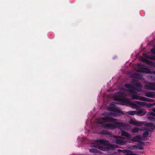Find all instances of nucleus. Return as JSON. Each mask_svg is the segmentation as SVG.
Instances as JSON below:
<instances>
[{
    "mask_svg": "<svg viewBox=\"0 0 155 155\" xmlns=\"http://www.w3.org/2000/svg\"><path fill=\"white\" fill-rule=\"evenodd\" d=\"M115 143L117 144L120 145H123L125 144L126 142L125 141L123 140L120 138V137L118 136H114Z\"/></svg>",
    "mask_w": 155,
    "mask_h": 155,
    "instance_id": "nucleus-6",
    "label": "nucleus"
},
{
    "mask_svg": "<svg viewBox=\"0 0 155 155\" xmlns=\"http://www.w3.org/2000/svg\"><path fill=\"white\" fill-rule=\"evenodd\" d=\"M127 113L131 115H137L140 116H143L145 114V113L142 110H140L137 111H128Z\"/></svg>",
    "mask_w": 155,
    "mask_h": 155,
    "instance_id": "nucleus-4",
    "label": "nucleus"
},
{
    "mask_svg": "<svg viewBox=\"0 0 155 155\" xmlns=\"http://www.w3.org/2000/svg\"><path fill=\"white\" fill-rule=\"evenodd\" d=\"M136 121L135 120L131 119L130 121V123L132 124L135 125Z\"/></svg>",
    "mask_w": 155,
    "mask_h": 155,
    "instance_id": "nucleus-28",
    "label": "nucleus"
},
{
    "mask_svg": "<svg viewBox=\"0 0 155 155\" xmlns=\"http://www.w3.org/2000/svg\"><path fill=\"white\" fill-rule=\"evenodd\" d=\"M144 124V122L137 121H136L135 125L137 126H142Z\"/></svg>",
    "mask_w": 155,
    "mask_h": 155,
    "instance_id": "nucleus-21",
    "label": "nucleus"
},
{
    "mask_svg": "<svg viewBox=\"0 0 155 155\" xmlns=\"http://www.w3.org/2000/svg\"><path fill=\"white\" fill-rule=\"evenodd\" d=\"M134 106L136 107L137 108H139V107L137 105V104H134Z\"/></svg>",
    "mask_w": 155,
    "mask_h": 155,
    "instance_id": "nucleus-34",
    "label": "nucleus"
},
{
    "mask_svg": "<svg viewBox=\"0 0 155 155\" xmlns=\"http://www.w3.org/2000/svg\"><path fill=\"white\" fill-rule=\"evenodd\" d=\"M151 59L155 60V56H152L151 57Z\"/></svg>",
    "mask_w": 155,
    "mask_h": 155,
    "instance_id": "nucleus-35",
    "label": "nucleus"
},
{
    "mask_svg": "<svg viewBox=\"0 0 155 155\" xmlns=\"http://www.w3.org/2000/svg\"><path fill=\"white\" fill-rule=\"evenodd\" d=\"M153 129L155 128V124L154 125H153Z\"/></svg>",
    "mask_w": 155,
    "mask_h": 155,
    "instance_id": "nucleus-38",
    "label": "nucleus"
},
{
    "mask_svg": "<svg viewBox=\"0 0 155 155\" xmlns=\"http://www.w3.org/2000/svg\"><path fill=\"white\" fill-rule=\"evenodd\" d=\"M145 96L150 98H155V92H148L145 94Z\"/></svg>",
    "mask_w": 155,
    "mask_h": 155,
    "instance_id": "nucleus-11",
    "label": "nucleus"
},
{
    "mask_svg": "<svg viewBox=\"0 0 155 155\" xmlns=\"http://www.w3.org/2000/svg\"><path fill=\"white\" fill-rule=\"evenodd\" d=\"M102 115L104 116L101 117V119L105 122L100 121L99 123L102 124V126L105 128L108 129H114L116 127L119 128L121 127H127V124L120 122H116L114 124L111 123L105 124L104 122H114L116 119L110 117L111 116L115 117L116 114L113 112H106L102 114Z\"/></svg>",
    "mask_w": 155,
    "mask_h": 155,
    "instance_id": "nucleus-1",
    "label": "nucleus"
},
{
    "mask_svg": "<svg viewBox=\"0 0 155 155\" xmlns=\"http://www.w3.org/2000/svg\"><path fill=\"white\" fill-rule=\"evenodd\" d=\"M108 109L110 111H113L117 113L119 115L124 114L122 111L117 108L114 104H110L108 108Z\"/></svg>",
    "mask_w": 155,
    "mask_h": 155,
    "instance_id": "nucleus-3",
    "label": "nucleus"
},
{
    "mask_svg": "<svg viewBox=\"0 0 155 155\" xmlns=\"http://www.w3.org/2000/svg\"><path fill=\"white\" fill-rule=\"evenodd\" d=\"M144 87L147 90L155 91V83H148L145 85Z\"/></svg>",
    "mask_w": 155,
    "mask_h": 155,
    "instance_id": "nucleus-5",
    "label": "nucleus"
},
{
    "mask_svg": "<svg viewBox=\"0 0 155 155\" xmlns=\"http://www.w3.org/2000/svg\"><path fill=\"white\" fill-rule=\"evenodd\" d=\"M120 138L121 140L122 139H125V138L124 137H120Z\"/></svg>",
    "mask_w": 155,
    "mask_h": 155,
    "instance_id": "nucleus-36",
    "label": "nucleus"
},
{
    "mask_svg": "<svg viewBox=\"0 0 155 155\" xmlns=\"http://www.w3.org/2000/svg\"><path fill=\"white\" fill-rule=\"evenodd\" d=\"M141 64H138V66H141Z\"/></svg>",
    "mask_w": 155,
    "mask_h": 155,
    "instance_id": "nucleus-39",
    "label": "nucleus"
},
{
    "mask_svg": "<svg viewBox=\"0 0 155 155\" xmlns=\"http://www.w3.org/2000/svg\"><path fill=\"white\" fill-rule=\"evenodd\" d=\"M150 52L152 54H155V48H152L151 49Z\"/></svg>",
    "mask_w": 155,
    "mask_h": 155,
    "instance_id": "nucleus-30",
    "label": "nucleus"
},
{
    "mask_svg": "<svg viewBox=\"0 0 155 155\" xmlns=\"http://www.w3.org/2000/svg\"><path fill=\"white\" fill-rule=\"evenodd\" d=\"M154 72H155V71H154Z\"/></svg>",
    "mask_w": 155,
    "mask_h": 155,
    "instance_id": "nucleus-41",
    "label": "nucleus"
},
{
    "mask_svg": "<svg viewBox=\"0 0 155 155\" xmlns=\"http://www.w3.org/2000/svg\"><path fill=\"white\" fill-rule=\"evenodd\" d=\"M144 126L147 127H152L153 126V124L152 123H147L145 124Z\"/></svg>",
    "mask_w": 155,
    "mask_h": 155,
    "instance_id": "nucleus-22",
    "label": "nucleus"
},
{
    "mask_svg": "<svg viewBox=\"0 0 155 155\" xmlns=\"http://www.w3.org/2000/svg\"><path fill=\"white\" fill-rule=\"evenodd\" d=\"M133 82L135 84L134 85L137 87L140 88L142 87V86L141 83L138 82L137 80L134 79L133 81Z\"/></svg>",
    "mask_w": 155,
    "mask_h": 155,
    "instance_id": "nucleus-14",
    "label": "nucleus"
},
{
    "mask_svg": "<svg viewBox=\"0 0 155 155\" xmlns=\"http://www.w3.org/2000/svg\"><path fill=\"white\" fill-rule=\"evenodd\" d=\"M114 100L121 103L123 104H124L127 103V101L126 100L117 97H115L114 98Z\"/></svg>",
    "mask_w": 155,
    "mask_h": 155,
    "instance_id": "nucleus-9",
    "label": "nucleus"
},
{
    "mask_svg": "<svg viewBox=\"0 0 155 155\" xmlns=\"http://www.w3.org/2000/svg\"><path fill=\"white\" fill-rule=\"evenodd\" d=\"M142 61L143 62L146 63L147 64L150 65L152 67H154L155 66V64L154 63L146 58H143L142 59Z\"/></svg>",
    "mask_w": 155,
    "mask_h": 155,
    "instance_id": "nucleus-10",
    "label": "nucleus"
},
{
    "mask_svg": "<svg viewBox=\"0 0 155 155\" xmlns=\"http://www.w3.org/2000/svg\"><path fill=\"white\" fill-rule=\"evenodd\" d=\"M97 150L95 149L91 148L90 149L89 151L90 152L95 153L97 152Z\"/></svg>",
    "mask_w": 155,
    "mask_h": 155,
    "instance_id": "nucleus-29",
    "label": "nucleus"
},
{
    "mask_svg": "<svg viewBox=\"0 0 155 155\" xmlns=\"http://www.w3.org/2000/svg\"><path fill=\"white\" fill-rule=\"evenodd\" d=\"M125 87L127 88H134V86L132 85V84H129V83H127L126 84H124Z\"/></svg>",
    "mask_w": 155,
    "mask_h": 155,
    "instance_id": "nucleus-19",
    "label": "nucleus"
},
{
    "mask_svg": "<svg viewBox=\"0 0 155 155\" xmlns=\"http://www.w3.org/2000/svg\"><path fill=\"white\" fill-rule=\"evenodd\" d=\"M139 97V96L135 95L133 94L132 95V98L133 99L138 100Z\"/></svg>",
    "mask_w": 155,
    "mask_h": 155,
    "instance_id": "nucleus-25",
    "label": "nucleus"
},
{
    "mask_svg": "<svg viewBox=\"0 0 155 155\" xmlns=\"http://www.w3.org/2000/svg\"><path fill=\"white\" fill-rule=\"evenodd\" d=\"M147 99H145V101H147L148 102H152V100L151 99L148 98H146Z\"/></svg>",
    "mask_w": 155,
    "mask_h": 155,
    "instance_id": "nucleus-31",
    "label": "nucleus"
},
{
    "mask_svg": "<svg viewBox=\"0 0 155 155\" xmlns=\"http://www.w3.org/2000/svg\"><path fill=\"white\" fill-rule=\"evenodd\" d=\"M133 147L135 149H138L139 150H142L143 148L140 145H134L133 146Z\"/></svg>",
    "mask_w": 155,
    "mask_h": 155,
    "instance_id": "nucleus-17",
    "label": "nucleus"
},
{
    "mask_svg": "<svg viewBox=\"0 0 155 155\" xmlns=\"http://www.w3.org/2000/svg\"><path fill=\"white\" fill-rule=\"evenodd\" d=\"M139 71L146 74L151 73L150 70L147 68H139Z\"/></svg>",
    "mask_w": 155,
    "mask_h": 155,
    "instance_id": "nucleus-8",
    "label": "nucleus"
},
{
    "mask_svg": "<svg viewBox=\"0 0 155 155\" xmlns=\"http://www.w3.org/2000/svg\"><path fill=\"white\" fill-rule=\"evenodd\" d=\"M141 77V76L137 73H135L131 75V77L134 78L139 79Z\"/></svg>",
    "mask_w": 155,
    "mask_h": 155,
    "instance_id": "nucleus-18",
    "label": "nucleus"
},
{
    "mask_svg": "<svg viewBox=\"0 0 155 155\" xmlns=\"http://www.w3.org/2000/svg\"><path fill=\"white\" fill-rule=\"evenodd\" d=\"M120 151H121V150H120V149H119V150H118V151H119V152H120Z\"/></svg>",
    "mask_w": 155,
    "mask_h": 155,
    "instance_id": "nucleus-40",
    "label": "nucleus"
},
{
    "mask_svg": "<svg viewBox=\"0 0 155 155\" xmlns=\"http://www.w3.org/2000/svg\"><path fill=\"white\" fill-rule=\"evenodd\" d=\"M139 130L140 129L138 128L135 127L131 131L134 133H137L139 131Z\"/></svg>",
    "mask_w": 155,
    "mask_h": 155,
    "instance_id": "nucleus-20",
    "label": "nucleus"
},
{
    "mask_svg": "<svg viewBox=\"0 0 155 155\" xmlns=\"http://www.w3.org/2000/svg\"><path fill=\"white\" fill-rule=\"evenodd\" d=\"M136 89L134 87V88H131L129 90V92L132 94H135L136 93L135 91H136Z\"/></svg>",
    "mask_w": 155,
    "mask_h": 155,
    "instance_id": "nucleus-23",
    "label": "nucleus"
},
{
    "mask_svg": "<svg viewBox=\"0 0 155 155\" xmlns=\"http://www.w3.org/2000/svg\"><path fill=\"white\" fill-rule=\"evenodd\" d=\"M152 111L155 112V108H153L152 109Z\"/></svg>",
    "mask_w": 155,
    "mask_h": 155,
    "instance_id": "nucleus-37",
    "label": "nucleus"
},
{
    "mask_svg": "<svg viewBox=\"0 0 155 155\" xmlns=\"http://www.w3.org/2000/svg\"><path fill=\"white\" fill-rule=\"evenodd\" d=\"M98 147V148L102 150L109 151L107 145H104L103 146H97L96 148Z\"/></svg>",
    "mask_w": 155,
    "mask_h": 155,
    "instance_id": "nucleus-13",
    "label": "nucleus"
},
{
    "mask_svg": "<svg viewBox=\"0 0 155 155\" xmlns=\"http://www.w3.org/2000/svg\"><path fill=\"white\" fill-rule=\"evenodd\" d=\"M96 142L104 145H107L108 150H114L116 147V145L110 144L108 141L101 139L97 140Z\"/></svg>",
    "mask_w": 155,
    "mask_h": 155,
    "instance_id": "nucleus-2",
    "label": "nucleus"
},
{
    "mask_svg": "<svg viewBox=\"0 0 155 155\" xmlns=\"http://www.w3.org/2000/svg\"><path fill=\"white\" fill-rule=\"evenodd\" d=\"M148 119L151 121L155 122V118L153 117L149 116L148 117Z\"/></svg>",
    "mask_w": 155,
    "mask_h": 155,
    "instance_id": "nucleus-26",
    "label": "nucleus"
},
{
    "mask_svg": "<svg viewBox=\"0 0 155 155\" xmlns=\"http://www.w3.org/2000/svg\"><path fill=\"white\" fill-rule=\"evenodd\" d=\"M100 134L104 135H110L111 134V133L107 130H103L100 132Z\"/></svg>",
    "mask_w": 155,
    "mask_h": 155,
    "instance_id": "nucleus-16",
    "label": "nucleus"
},
{
    "mask_svg": "<svg viewBox=\"0 0 155 155\" xmlns=\"http://www.w3.org/2000/svg\"><path fill=\"white\" fill-rule=\"evenodd\" d=\"M141 140V137H140L139 136H136L132 138V140L133 142H139Z\"/></svg>",
    "mask_w": 155,
    "mask_h": 155,
    "instance_id": "nucleus-15",
    "label": "nucleus"
},
{
    "mask_svg": "<svg viewBox=\"0 0 155 155\" xmlns=\"http://www.w3.org/2000/svg\"><path fill=\"white\" fill-rule=\"evenodd\" d=\"M150 115L153 116L155 117V112H151L150 113Z\"/></svg>",
    "mask_w": 155,
    "mask_h": 155,
    "instance_id": "nucleus-32",
    "label": "nucleus"
},
{
    "mask_svg": "<svg viewBox=\"0 0 155 155\" xmlns=\"http://www.w3.org/2000/svg\"><path fill=\"white\" fill-rule=\"evenodd\" d=\"M139 143L140 144H142V145H145V143L144 142H140V141L139 142Z\"/></svg>",
    "mask_w": 155,
    "mask_h": 155,
    "instance_id": "nucleus-33",
    "label": "nucleus"
},
{
    "mask_svg": "<svg viewBox=\"0 0 155 155\" xmlns=\"http://www.w3.org/2000/svg\"><path fill=\"white\" fill-rule=\"evenodd\" d=\"M139 99H138V100H139L141 101H145L146 100L145 99H146V97H143L142 96H139Z\"/></svg>",
    "mask_w": 155,
    "mask_h": 155,
    "instance_id": "nucleus-27",
    "label": "nucleus"
},
{
    "mask_svg": "<svg viewBox=\"0 0 155 155\" xmlns=\"http://www.w3.org/2000/svg\"><path fill=\"white\" fill-rule=\"evenodd\" d=\"M121 134L122 136H124L130 139H131L130 134L129 133L125 131L122 130L121 131Z\"/></svg>",
    "mask_w": 155,
    "mask_h": 155,
    "instance_id": "nucleus-12",
    "label": "nucleus"
},
{
    "mask_svg": "<svg viewBox=\"0 0 155 155\" xmlns=\"http://www.w3.org/2000/svg\"><path fill=\"white\" fill-rule=\"evenodd\" d=\"M136 103L139 105L142 106H146L148 107H151L153 105V104L151 103H147L144 102H141L138 101H136Z\"/></svg>",
    "mask_w": 155,
    "mask_h": 155,
    "instance_id": "nucleus-7",
    "label": "nucleus"
},
{
    "mask_svg": "<svg viewBox=\"0 0 155 155\" xmlns=\"http://www.w3.org/2000/svg\"><path fill=\"white\" fill-rule=\"evenodd\" d=\"M149 134V133L147 131H145L143 133V136L144 138H146L147 137Z\"/></svg>",
    "mask_w": 155,
    "mask_h": 155,
    "instance_id": "nucleus-24",
    "label": "nucleus"
}]
</instances>
